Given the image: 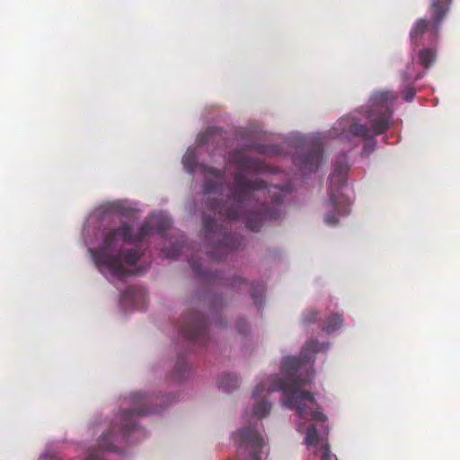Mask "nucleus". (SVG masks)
<instances>
[{
    "instance_id": "nucleus-1",
    "label": "nucleus",
    "mask_w": 460,
    "mask_h": 460,
    "mask_svg": "<svg viewBox=\"0 0 460 460\" xmlns=\"http://www.w3.org/2000/svg\"><path fill=\"white\" fill-rule=\"evenodd\" d=\"M230 164L236 166L231 189L230 199L221 202L208 198L205 201L202 217L205 239L208 242V255L213 261H222L233 250L239 248L243 238L230 233L223 225L215 220L217 212L228 221L244 219L245 227L258 232L268 221L281 219L284 215L283 190L278 186H268L261 179L251 180L245 172L259 173L266 170L265 164L258 158L246 155L243 151L233 150L228 156Z\"/></svg>"
},
{
    "instance_id": "nucleus-2",
    "label": "nucleus",
    "mask_w": 460,
    "mask_h": 460,
    "mask_svg": "<svg viewBox=\"0 0 460 460\" xmlns=\"http://www.w3.org/2000/svg\"><path fill=\"white\" fill-rule=\"evenodd\" d=\"M302 360L296 357H286L281 363V372L285 378L271 376L268 383H261L256 385L252 392L254 399L259 398L261 394L276 391L282 392V403L296 411L300 419L305 420L325 421L326 416L317 409H314L317 402L314 395L306 391H301V387L307 385L312 381V376L302 379L297 372L302 367Z\"/></svg>"
},
{
    "instance_id": "nucleus-3",
    "label": "nucleus",
    "mask_w": 460,
    "mask_h": 460,
    "mask_svg": "<svg viewBox=\"0 0 460 460\" xmlns=\"http://www.w3.org/2000/svg\"><path fill=\"white\" fill-rule=\"evenodd\" d=\"M152 231L150 222H145L135 234L132 226L128 222L116 228L107 229L103 233L102 244L92 250L95 263L119 279L132 274V270L127 267L134 266L140 260L141 253L134 248L117 250L119 242L122 240L126 243H141L151 234Z\"/></svg>"
},
{
    "instance_id": "nucleus-4",
    "label": "nucleus",
    "mask_w": 460,
    "mask_h": 460,
    "mask_svg": "<svg viewBox=\"0 0 460 460\" xmlns=\"http://www.w3.org/2000/svg\"><path fill=\"white\" fill-rule=\"evenodd\" d=\"M153 397L139 392L130 394V408L121 411L120 423L115 424L112 429L103 434L99 439V449H92L84 460H102V451H117L114 442H121L127 439L129 432L136 428V418L159 411L156 406L152 404Z\"/></svg>"
},
{
    "instance_id": "nucleus-5",
    "label": "nucleus",
    "mask_w": 460,
    "mask_h": 460,
    "mask_svg": "<svg viewBox=\"0 0 460 460\" xmlns=\"http://www.w3.org/2000/svg\"><path fill=\"white\" fill-rule=\"evenodd\" d=\"M452 0H430V21L416 20L410 31L411 45L419 47L425 43L436 44L440 25L450 9Z\"/></svg>"
},
{
    "instance_id": "nucleus-6",
    "label": "nucleus",
    "mask_w": 460,
    "mask_h": 460,
    "mask_svg": "<svg viewBox=\"0 0 460 460\" xmlns=\"http://www.w3.org/2000/svg\"><path fill=\"white\" fill-rule=\"evenodd\" d=\"M349 165L345 155L337 158L334 168L330 175V189L328 207L332 209L324 217V222L329 226H336L339 222V216H347L349 214V204L336 196L335 192L347 182V174Z\"/></svg>"
},
{
    "instance_id": "nucleus-7",
    "label": "nucleus",
    "mask_w": 460,
    "mask_h": 460,
    "mask_svg": "<svg viewBox=\"0 0 460 460\" xmlns=\"http://www.w3.org/2000/svg\"><path fill=\"white\" fill-rule=\"evenodd\" d=\"M236 444V460H262L263 438L257 423L239 429L233 436Z\"/></svg>"
},
{
    "instance_id": "nucleus-8",
    "label": "nucleus",
    "mask_w": 460,
    "mask_h": 460,
    "mask_svg": "<svg viewBox=\"0 0 460 460\" xmlns=\"http://www.w3.org/2000/svg\"><path fill=\"white\" fill-rule=\"evenodd\" d=\"M395 98L396 94L390 91L376 92L371 96L370 109L367 111L366 117L375 135H381L387 130L392 115L388 102Z\"/></svg>"
},
{
    "instance_id": "nucleus-9",
    "label": "nucleus",
    "mask_w": 460,
    "mask_h": 460,
    "mask_svg": "<svg viewBox=\"0 0 460 460\" xmlns=\"http://www.w3.org/2000/svg\"><path fill=\"white\" fill-rule=\"evenodd\" d=\"M198 157L195 150H187L182 157V164L191 174L196 166H198ZM199 168L204 176L202 190L204 194L216 193L222 189L224 185L226 171L217 169L204 164H199Z\"/></svg>"
},
{
    "instance_id": "nucleus-10",
    "label": "nucleus",
    "mask_w": 460,
    "mask_h": 460,
    "mask_svg": "<svg viewBox=\"0 0 460 460\" xmlns=\"http://www.w3.org/2000/svg\"><path fill=\"white\" fill-rule=\"evenodd\" d=\"M180 331L187 341L203 343L208 338V321L199 312L188 313L182 316Z\"/></svg>"
},
{
    "instance_id": "nucleus-11",
    "label": "nucleus",
    "mask_w": 460,
    "mask_h": 460,
    "mask_svg": "<svg viewBox=\"0 0 460 460\" xmlns=\"http://www.w3.org/2000/svg\"><path fill=\"white\" fill-rule=\"evenodd\" d=\"M323 158V146L319 142H314L309 146L306 154H296L293 156V162L299 169L304 172H313L318 169Z\"/></svg>"
},
{
    "instance_id": "nucleus-12",
    "label": "nucleus",
    "mask_w": 460,
    "mask_h": 460,
    "mask_svg": "<svg viewBox=\"0 0 460 460\" xmlns=\"http://www.w3.org/2000/svg\"><path fill=\"white\" fill-rule=\"evenodd\" d=\"M370 130L373 131L372 128H369L366 125L360 124L358 121H353L349 125V132L351 135L362 137L367 140L363 149V153L366 155H368L374 151L376 145V141L374 138H371L369 136Z\"/></svg>"
},
{
    "instance_id": "nucleus-13",
    "label": "nucleus",
    "mask_w": 460,
    "mask_h": 460,
    "mask_svg": "<svg viewBox=\"0 0 460 460\" xmlns=\"http://www.w3.org/2000/svg\"><path fill=\"white\" fill-rule=\"evenodd\" d=\"M189 263H190V266L192 269L193 272L199 278L203 279L204 280H206L208 282H212V283L221 279L220 273L217 271H216V272H211L209 270L203 271L199 260L192 257L189 260Z\"/></svg>"
},
{
    "instance_id": "nucleus-14",
    "label": "nucleus",
    "mask_w": 460,
    "mask_h": 460,
    "mask_svg": "<svg viewBox=\"0 0 460 460\" xmlns=\"http://www.w3.org/2000/svg\"><path fill=\"white\" fill-rule=\"evenodd\" d=\"M436 58V44H430V46L421 49L418 54V60L420 65L426 69L429 68L433 65Z\"/></svg>"
},
{
    "instance_id": "nucleus-15",
    "label": "nucleus",
    "mask_w": 460,
    "mask_h": 460,
    "mask_svg": "<svg viewBox=\"0 0 460 460\" xmlns=\"http://www.w3.org/2000/svg\"><path fill=\"white\" fill-rule=\"evenodd\" d=\"M217 385L226 392L230 393L239 385L237 376L231 374H225L217 379Z\"/></svg>"
},
{
    "instance_id": "nucleus-16",
    "label": "nucleus",
    "mask_w": 460,
    "mask_h": 460,
    "mask_svg": "<svg viewBox=\"0 0 460 460\" xmlns=\"http://www.w3.org/2000/svg\"><path fill=\"white\" fill-rule=\"evenodd\" d=\"M343 324V317L339 314H332L327 319L326 323L323 326V331L332 333L340 329Z\"/></svg>"
},
{
    "instance_id": "nucleus-17",
    "label": "nucleus",
    "mask_w": 460,
    "mask_h": 460,
    "mask_svg": "<svg viewBox=\"0 0 460 460\" xmlns=\"http://www.w3.org/2000/svg\"><path fill=\"white\" fill-rule=\"evenodd\" d=\"M251 296L257 306H261L263 300V295L265 291V286L262 282L255 281L251 284Z\"/></svg>"
},
{
    "instance_id": "nucleus-18",
    "label": "nucleus",
    "mask_w": 460,
    "mask_h": 460,
    "mask_svg": "<svg viewBox=\"0 0 460 460\" xmlns=\"http://www.w3.org/2000/svg\"><path fill=\"white\" fill-rule=\"evenodd\" d=\"M253 148L260 154L268 156H279L283 154V149L278 145H257Z\"/></svg>"
},
{
    "instance_id": "nucleus-19",
    "label": "nucleus",
    "mask_w": 460,
    "mask_h": 460,
    "mask_svg": "<svg viewBox=\"0 0 460 460\" xmlns=\"http://www.w3.org/2000/svg\"><path fill=\"white\" fill-rule=\"evenodd\" d=\"M223 130L221 128L213 127L208 128L203 135L199 137V145H207L215 140L216 137L222 136Z\"/></svg>"
},
{
    "instance_id": "nucleus-20",
    "label": "nucleus",
    "mask_w": 460,
    "mask_h": 460,
    "mask_svg": "<svg viewBox=\"0 0 460 460\" xmlns=\"http://www.w3.org/2000/svg\"><path fill=\"white\" fill-rule=\"evenodd\" d=\"M151 226L153 230H155L158 234H163L171 227V220L165 217L156 216L152 218Z\"/></svg>"
},
{
    "instance_id": "nucleus-21",
    "label": "nucleus",
    "mask_w": 460,
    "mask_h": 460,
    "mask_svg": "<svg viewBox=\"0 0 460 460\" xmlns=\"http://www.w3.org/2000/svg\"><path fill=\"white\" fill-rule=\"evenodd\" d=\"M270 409V402H269L267 400H261L256 402L255 406L252 410V414L258 419H262L269 415Z\"/></svg>"
},
{
    "instance_id": "nucleus-22",
    "label": "nucleus",
    "mask_w": 460,
    "mask_h": 460,
    "mask_svg": "<svg viewBox=\"0 0 460 460\" xmlns=\"http://www.w3.org/2000/svg\"><path fill=\"white\" fill-rule=\"evenodd\" d=\"M190 371V367L184 358H180L174 367L172 379L181 381L185 377V374Z\"/></svg>"
},
{
    "instance_id": "nucleus-23",
    "label": "nucleus",
    "mask_w": 460,
    "mask_h": 460,
    "mask_svg": "<svg viewBox=\"0 0 460 460\" xmlns=\"http://www.w3.org/2000/svg\"><path fill=\"white\" fill-rule=\"evenodd\" d=\"M318 433L314 424H311L306 430L305 442L308 446H315L318 443Z\"/></svg>"
},
{
    "instance_id": "nucleus-24",
    "label": "nucleus",
    "mask_w": 460,
    "mask_h": 460,
    "mask_svg": "<svg viewBox=\"0 0 460 460\" xmlns=\"http://www.w3.org/2000/svg\"><path fill=\"white\" fill-rule=\"evenodd\" d=\"M183 245L181 243L173 244L171 248H165L163 250V253L166 258L174 259L178 257L182 252Z\"/></svg>"
},
{
    "instance_id": "nucleus-25",
    "label": "nucleus",
    "mask_w": 460,
    "mask_h": 460,
    "mask_svg": "<svg viewBox=\"0 0 460 460\" xmlns=\"http://www.w3.org/2000/svg\"><path fill=\"white\" fill-rule=\"evenodd\" d=\"M320 348H321V344L317 341L310 340L305 343L302 353L305 354L306 351H311V352L315 353L320 350ZM305 357H306V355H305Z\"/></svg>"
},
{
    "instance_id": "nucleus-26",
    "label": "nucleus",
    "mask_w": 460,
    "mask_h": 460,
    "mask_svg": "<svg viewBox=\"0 0 460 460\" xmlns=\"http://www.w3.org/2000/svg\"><path fill=\"white\" fill-rule=\"evenodd\" d=\"M315 455L319 456L322 460H331L332 459V454L330 446L328 444L323 445L321 448H319Z\"/></svg>"
},
{
    "instance_id": "nucleus-27",
    "label": "nucleus",
    "mask_w": 460,
    "mask_h": 460,
    "mask_svg": "<svg viewBox=\"0 0 460 460\" xmlns=\"http://www.w3.org/2000/svg\"><path fill=\"white\" fill-rule=\"evenodd\" d=\"M416 94V91L412 86H407L402 91V98L405 102H411Z\"/></svg>"
},
{
    "instance_id": "nucleus-28",
    "label": "nucleus",
    "mask_w": 460,
    "mask_h": 460,
    "mask_svg": "<svg viewBox=\"0 0 460 460\" xmlns=\"http://www.w3.org/2000/svg\"><path fill=\"white\" fill-rule=\"evenodd\" d=\"M222 307V300L216 298L211 304H210V314L211 316H214V314H217L219 309Z\"/></svg>"
},
{
    "instance_id": "nucleus-29",
    "label": "nucleus",
    "mask_w": 460,
    "mask_h": 460,
    "mask_svg": "<svg viewBox=\"0 0 460 460\" xmlns=\"http://www.w3.org/2000/svg\"><path fill=\"white\" fill-rule=\"evenodd\" d=\"M317 315H318V312L317 311H314V310L308 311L304 315V323H314L316 320Z\"/></svg>"
},
{
    "instance_id": "nucleus-30",
    "label": "nucleus",
    "mask_w": 460,
    "mask_h": 460,
    "mask_svg": "<svg viewBox=\"0 0 460 460\" xmlns=\"http://www.w3.org/2000/svg\"><path fill=\"white\" fill-rule=\"evenodd\" d=\"M247 282L244 279H243L242 277H234L231 279V281H230V286L233 287V288H239L241 285H246Z\"/></svg>"
},
{
    "instance_id": "nucleus-31",
    "label": "nucleus",
    "mask_w": 460,
    "mask_h": 460,
    "mask_svg": "<svg viewBox=\"0 0 460 460\" xmlns=\"http://www.w3.org/2000/svg\"><path fill=\"white\" fill-rule=\"evenodd\" d=\"M236 328L239 332L245 333L248 331V324L245 320H240L236 323Z\"/></svg>"
},
{
    "instance_id": "nucleus-32",
    "label": "nucleus",
    "mask_w": 460,
    "mask_h": 460,
    "mask_svg": "<svg viewBox=\"0 0 460 460\" xmlns=\"http://www.w3.org/2000/svg\"><path fill=\"white\" fill-rule=\"evenodd\" d=\"M412 66H413V65L407 66V71L402 74V80L404 82H408L411 78V73H410V69Z\"/></svg>"
},
{
    "instance_id": "nucleus-33",
    "label": "nucleus",
    "mask_w": 460,
    "mask_h": 460,
    "mask_svg": "<svg viewBox=\"0 0 460 460\" xmlns=\"http://www.w3.org/2000/svg\"><path fill=\"white\" fill-rule=\"evenodd\" d=\"M216 324L219 327H224L226 326V322H224L221 318L218 319L217 322H216Z\"/></svg>"
},
{
    "instance_id": "nucleus-34",
    "label": "nucleus",
    "mask_w": 460,
    "mask_h": 460,
    "mask_svg": "<svg viewBox=\"0 0 460 460\" xmlns=\"http://www.w3.org/2000/svg\"><path fill=\"white\" fill-rule=\"evenodd\" d=\"M134 292V288H128L126 291H125V296H129L131 295L132 293Z\"/></svg>"
},
{
    "instance_id": "nucleus-35",
    "label": "nucleus",
    "mask_w": 460,
    "mask_h": 460,
    "mask_svg": "<svg viewBox=\"0 0 460 460\" xmlns=\"http://www.w3.org/2000/svg\"><path fill=\"white\" fill-rule=\"evenodd\" d=\"M420 78V75H417L414 77L413 82H415V81L419 80Z\"/></svg>"
}]
</instances>
